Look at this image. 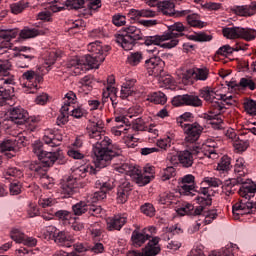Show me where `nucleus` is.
<instances>
[{
  "mask_svg": "<svg viewBox=\"0 0 256 256\" xmlns=\"http://www.w3.org/2000/svg\"><path fill=\"white\" fill-rule=\"evenodd\" d=\"M109 49H111L109 46L102 47L100 41L89 43L87 50L90 54L85 55L84 65H88L91 69H99L101 63L105 61Z\"/></svg>",
  "mask_w": 256,
  "mask_h": 256,
  "instance_id": "nucleus-5",
  "label": "nucleus"
},
{
  "mask_svg": "<svg viewBox=\"0 0 256 256\" xmlns=\"http://www.w3.org/2000/svg\"><path fill=\"white\" fill-rule=\"evenodd\" d=\"M16 57V66L19 69H28L31 65V61L35 59V56L33 54H23L19 53L15 55Z\"/></svg>",
  "mask_w": 256,
  "mask_h": 256,
  "instance_id": "nucleus-24",
  "label": "nucleus"
},
{
  "mask_svg": "<svg viewBox=\"0 0 256 256\" xmlns=\"http://www.w3.org/2000/svg\"><path fill=\"white\" fill-rule=\"evenodd\" d=\"M161 238L154 237L152 240L148 242L146 247L143 249L142 252L132 250L127 253L128 256H157L159 253H161V248L157 245H159V241Z\"/></svg>",
  "mask_w": 256,
  "mask_h": 256,
  "instance_id": "nucleus-12",
  "label": "nucleus"
},
{
  "mask_svg": "<svg viewBox=\"0 0 256 256\" xmlns=\"http://www.w3.org/2000/svg\"><path fill=\"white\" fill-rule=\"evenodd\" d=\"M231 54H233V47H231L229 44L221 46L216 51V55H221L222 57H227V55H231Z\"/></svg>",
  "mask_w": 256,
  "mask_h": 256,
  "instance_id": "nucleus-62",
  "label": "nucleus"
},
{
  "mask_svg": "<svg viewBox=\"0 0 256 256\" xmlns=\"http://www.w3.org/2000/svg\"><path fill=\"white\" fill-rule=\"evenodd\" d=\"M244 111L247 115L256 117V101L253 99H246L243 103Z\"/></svg>",
  "mask_w": 256,
  "mask_h": 256,
  "instance_id": "nucleus-37",
  "label": "nucleus"
},
{
  "mask_svg": "<svg viewBox=\"0 0 256 256\" xmlns=\"http://www.w3.org/2000/svg\"><path fill=\"white\" fill-rule=\"evenodd\" d=\"M172 105L174 107H181L186 105L188 107H203V100L197 95L193 94H183L175 96L172 99Z\"/></svg>",
  "mask_w": 256,
  "mask_h": 256,
  "instance_id": "nucleus-11",
  "label": "nucleus"
},
{
  "mask_svg": "<svg viewBox=\"0 0 256 256\" xmlns=\"http://www.w3.org/2000/svg\"><path fill=\"white\" fill-rule=\"evenodd\" d=\"M9 191L10 195H19V193H21V183L19 181L11 182Z\"/></svg>",
  "mask_w": 256,
  "mask_h": 256,
  "instance_id": "nucleus-64",
  "label": "nucleus"
},
{
  "mask_svg": "<svg viewBox=\"0 0 256 256\" xmlns=\"http://www.w3.org/2000/svg\"><path fill=\"white\" fill-rule=\"evenodd\" d=\"M39 35H45V31L29 27H25L20 31L21 39H33Z\"/></svg>",
  "mask_w": 256,
  "mask_h": 256,
  "instance_id": "nucleus-29",
  "label": "nucleus"
},
{
  "mask_svg": "<svg viewBox=\"0 0 256 256\" xmlns=\"http://www.w3.org/2000/svg\"><path fill=\"white\" fill-rule=\"evenodd\" d=\"M135 80L126 81L120 90V99H127L130 95H133L135 89Z\"/></svg>",
  "mask_w": 256,
  "mask_h": 256,
  "instance_id": "nucleus-30",
  "label": "nucleus"
},
{
  "mask_svg": "<svg viewBox=\"0 0 256 256\" xmlns=\"http://www.w3.org/2000/svg\"><path fill=\"white\" fill-rule=\"evenodd\" d=\"M175 168L173 166H169L161 172L162 181H169L172 177H175Z\"/></svg>",
  "mask_w": 256,
  "mask_h": 256,
  "instance_id": "nucleus-53",
  "label": "nucleus"
},
{
  "mask_svg": "<svg viewBox=\"0 0 256 256\" xmlns=\"http://www.w3.org/2000/svg\"><path fill=\"white\" fill-rule=\"evenodd\" d=\"M196 184H180L181 195H186L187 197H193L195 195Z\"/></svg>",
  "mask_w": 256,
  "mask_h": 256,
  "instance_id": "nucleus-43",
  "label": "nucleus"
},
{
  "mask_svg": "<svg viewBox=\"0 0 256 256\" xmlns=\"http://www.w3.org/2000/svg\"><path fill=\"white\" fill-rule=\"evenodd\" d=\"M65 165L67 160L65 159V154L61 149L55 152H45L40 158L39 162H31L29 164L30 171H34L35 175L39 177L47 176V169L53 167V165Z\"/></svg>",
  "mask_w": 256,
  "mask_h": 256,
  "instance_id": "nucleus-3",
  "label": "nucleus"
},
{
  "mask_svg": "<svg viewBox=\"0 0 256 256\" xmlns=\"http://www.w3.org/2000/svg\"><path fill=\"white\" fill-rule=\"evenodd\" d=\"M217 171L221 173H227L231 169V158L229 156H223L217 165Z\"/></svg>",
  "mask_w": 256,
  "mask_h": 256,
  "instance_id": "nucleus-38",
  "label": "nucleus"
},
{
  "mask_svg": "<svg viewBox=\"0 0 256 256\" xmlns=\"http://www.w3.org/2000/svg\"><path fill=\"white\" fill-rule=\"evenodd\" d=\"M143 61V53L141 52H131L127 58V62L132 67H137L139 63Z\"/></svg>",
  "mask_w": 256,
  "mask_h": 256,
  "instance_id": "nucleus-39",
  "label": "nucleus"
},
{
  "mask_svg": "<svg viewBox=\"0 0 256 256\" xmlns=\"http://www.w3.org/2000/svg\"><path fill=\"white\" fill-rule=\"evenodd\" d=\"M224 111L225 104L215 102L213 104V109L209 112L210 114H205L204 118L207 119V121H210L212 129H223V118L221 117V113H224Z\"/></svg>",
  "mask_w": 256,
  "mask_h": 256,
  "instance_id": "nucleus-9",
  "label": "nucleus"
},
{
  "mask_svg": "<svg viewBox=\"0 0 256 256\" xmlns=\"http://www.w3.org/2000/svg\"><path fill=\"white\" fill-rule=\"evenodd\" d=\"M127 223V217L122 215H115L107 220L108 231H121L123 226Z\"/></svg>",
  "mask_w": 256,
  "mask_h": 256,
  "instance_id": "nucleus-20",
  "label": "nucleus"
},
{
  "mask_svg": "<svg viewBox=\"0 0 256 256\" xmlns=\"http://www.w3.org/2000/svg\"><path fill=\"white\" fill-rule=\"evenodd\" d=\"M131 191H133V186H131V182L125 180L117 187L116 192V201L120 205L127 203V199H129V195H131Z\"/></svg>",
  "mask_w": 256,
  "mask_h": 256,
  "instance_id": "nucleus-17",
  "label": "nucleus"
},
{
  "mask_svg": "<svg viewBox=\"0 0 256 256\" xmlns=\"http://www.w3.org/2000/svg\"><path fill=\"white\" fill-rule=\"evenodd\" d=\"M102 211L103 208H101V206L87 204V212L89 215H92V217H98V215H101Z\"/></svg>",
  "mask_w": 256,
  "mask_h": 256,
  "instance_id": "nucleus-63",
  "label": "nucleus"
},
{
  "mask_svg": "<svg viewBox=\"0 0 256 256\" xmlns=\"http://www.w3.org/2000/svg\"><path fill=\"white\" fill-rule=\"evenodd\" d=\"M103 129H105V124L103 120L93 119L89 120L87 125V133L93 143V153L96 157L94 161L95 166L98 169H103L115 159V157L121 156V149L113 148V144L109 137L103 138Z\"/></svg>",
  "mask_w": 256,
  "mask_h": 256,
  "instance_id": "nucleus-1",
  "label": "nucleus"
},
{
  "mask_svg": "<svg viewBox=\"0 0 256 256\" xmlns=\"http://www.w3.org/2000/svg\"><path fill=\"white\" fill-rule=\"evenodd\" d=\"M145 64L148 69H151L154 75H160L163 71V65H165V62L159 56H153L146 60Z\"/></svg>",
  "mask_w": 256,
  "mask_h": 256,
  "instance_id": "nucleus-22",
  "label": "nucleus"
},
{
  "mask_svg": "<svg viewBox=\"0 0 256 256\" xmlns=\"http://www.w3.org/2000/svg\"><path fill=\"white\" fill-rule=\"evenodd\" d=\"M10 237L16 243H22L25 237V233L21 232V230L14 228L10 232Z\"/></svg>",
  "mask_w": 256,
  "mask_h": 256,
  "instance_id": "nucleus-54",
  "label": "nucleus"
},
{
  "mask_svg": "<svg viewBox=\"0 0 256 256\" xmlns=\"http://www.w3.org/2000/svg\"><path fill=\"white\" fill-rule=\"evenodd\" d=\"M96 187L100 189L99 191H96L92 195V203H97V201H103V199H107V193L111 191L115 185H113V182H101V180L96 181Z\"/></svg>",
  "mask_w": 256,
  "mask_h": 256,
  "instance_id": "nucleus-13",
  "label": "nucleus"
},
{
  "mask_svg": "<svg viewBox=\"0 0 256 256\" xmlns=\"http://www.w3.org/2000/svg\"><path fill=\"white\" fill-rule=\"evenodd\" d=\"M247 167L245 166V160L243 158H238L234 165V173H237V177H245V171Z\"/></svg>",
  "mask_w": 256,
  "mask_h": 256,
  "instance_id": "nucleus-40",
  "label": "nucleus"
},
{
  "mask_svg": "<svg viewBox=\"0 0 256 256\" xmlns=\"http://www.w3.org/2000/svg\"><path fill=\"white\" fill-rule=\"evenodd\" d=\"M148 101L156 105H165L167 103V96L163 92H153L148 96Z\"/></svg>",
  "mask_w": 256,
  "mask_h": 256,
  "instance_id": "nucleus-34",
  "label": "nucleus"
},
{
  "mask_svg": "<svg viewBox=\"0 0 256 256\" xmlns=\"http://www.w3.org/2000/svg\"><path fill=\"white\" fill-rule=\"evenodd\" d=\"M173 199H175V195H173V193H163L160 195L159 203L162 205H171V203H173Z\"/></svg>",
  "mask_w": 256,
  "mask_h": 256,
  "instance_id": "nucleus-57",
  "label": "nucleus"
},
{
  "mask_svg": "<svg viewBox=\"0 0 256 256\" xmlns=\"http://www.w3.org/2000/svg\"><path fill=\"white\" fill-rule=\"evenodd\" d=\"M209 256H235L233 254V248H222L219 251H212Z\"/></svg>",
  "mask_w": 256,
  "mask_h": 256,
  "instance_id": "nucleus-58",
  "label": "nucleus"
},
{
  "mask_svg": "<svg viewBox=\"0 0 256 256\" xmlns=\"http://www.w3.org/2000/svg\"><path fill=\"white\" fill-rule=\"evenodd\" d=\"M43 141L46 145H49V147H59L63 141V136L59 133L55 134V131L53 130H47L43 137Z\"/></svg>",
  "mask_w": 256,
  "mask_h": 256,
  "instance_id": "nucleus-21",
  "label": "nucleus"
},
{
  "mask_svg": "<svg viewBox=\"0 0 256 256\" xmlns=\"http://www.w3.org/2000/svg\"><path fill=\"white\" fill-rule=\"evenodd\" d=\"M3 84L0 86V99L3 101H9L15 95V88L13 85L15 84V79L13 76L2 79Z\"/></svg>",
  "mask_w": 256,
  "mask_h": 256,
  "instance_id": "nucleus-16",
  "label": "nucleus"
},
{
  "mask_svg": "<svg viewBox=\"0 0 256 256\" xmlns=\"http://www.w3.org/2000/svg\"><path fill=\"white\" fill-rule=\"evenodd\" d=\"M22 175L23 172H21V170L17 169L16 167L8 168L3 173L5 179H11V177H21Z\"/></svg>",
  "mask_w": 256,
  "mask_h": 256,
  "instance_id": "nucleus-50",
  "label": "nucleus"
},
{
  "mask_svg": "<svg viewBox=\"0 0 256 256\" xmlns=\"http://www.w3.org/2000/svg\"><path fill=\"white\" fill-rule=\"evenodd\" d=\"M256 38V30L253 28H243L240 27L239 39H244V41H253Z\"/></svg>",
  "mask_w": 256,
  "mask_h": 256,
  "instance_id": "nucleus-33",
  "label": "nucleus"
},
{
  "mask_svg": "<svg viewBox=\"0 0 256 256\" xmlns=\"http://www.w3.org/2000/svg\"><path fill=\"white\" fill-rule=\"evenodd\" d=\"M186 21L190 27H198L199 29H203L205 27V22L199 20V14H190L186 17Z\"/></svg>",
  "mask_w": 256,
  "mask_h": 256,
  "instance_id": "nucleus-36",
  "label": "nucleus"
},
{
  "mask_svg": "<svg viewBox=\"0 0 256 256\" xmlns=\"http://www.w3.org/2000/svg\"><path fill=\"white\" fill-rule=\"evenodd\" d=\"M189 149L190 150L178 151L179 164L185 169L193 167V155H200V153H203V148L197 144L192 145Z\"/></svg>",
  "mask_w": 256,
  "mask_h": 256,
  "instance_id": "nucleus-10",
  "label": "nucleus"
},
{
  "mask_svg": "<svg viewBox=\"0 0 256 256\" xmlns=\"http://www.w3.org/2000/svg\"><path fill=\"white\" fill-rule=\"evenodd\" d=\"M65 6L70 10H79L85 7V0H66Z\"/></svg>",
  "mask_w": 256,
  "mask_h": 256,
  "instance_id": "nucleus-44",
  "label": "nucleus"
},
{
  "mask_svg": "<svg viewBox=\"0 0 256 256\" xmlns=\"http://www.w3.org/2000/svg\"><path fill=\"white\" fill-rule=\"evenodd\" d=\"M140 210L144 215H147V217H154L155 216V207H153V204L151 203H145L141 206Z\"/></svg>",
  "mask_w": 256,
  "mask_h": 256,
  "instance_id": "nucleus-55",
  "label": "nucleus"
},
{
  "mask_svg": "<svg viewBox=\"0 0 256 256\" xmlns=\"http://www.w3.org/2000/svg\"><path fill=\"white\" fill-rule=\"evenodd\" d=\"M232 13L234 15H238L239 17H251L253 16V8L250 5H242V6H233L231 8Z\"/></svg>",
  "mask_w": 256,
  "mask_h": 256,
  "instance_id": "nucleus-28",
  "label": "nucleus"
},
{
  "mask_svg": "<svg viewBox=\"0 0 256 256\" xmlns=\"http://www.w3.org/2000/svg\"><path fill=\"white\" fill-rule=\"evenodd\" d=\"M53 241H55V243H57L58 245L71 247V245H69V237H67V234L65 232L58 231L57 235L54 236Z\"/></svg>",
  "mask_w": 256,
  "mask_h": 256,
  "instance_id": "nucleus-42",
  "label": "nucleus"
},
{
  "mask_svg": "<svg viewBox=\"0 0 256 256\" xmlns=\"http://www.w3.org/2000/svg\"><path fill=\"white\" fill-rule=\"evenodd\" d=\"M240 185L238 193L241 199L232 206L235 219H239V215H249L251 209H256V203L251 200L256 193L255 182L243 178V183H240Z\"/></svg>",
  "mask_w": 256,
  "mask_h": 256,
  "instance_id": "nucleus-2",
  "label": "nucleus"
},
{
  "mask_svg": "<svg viewBox=\"0 0 256 256\" xmlns=\"http://www.w3.org/2000/svg\"><path fill=\"white\" fill-rule=\"evenodd\" d=\"M142 41H144V45H146L147 47L151 46V45H157L158 47L163 44V41L165 40V37H163L162 35H154V36H142Z\"/></svg>",
  "mask_w": 256,
  "mask_h": 256,
  "instance_id": "nucleus-31",
  "label": "nucleus"
},
{
  "mask_svg": "<svg viewBox=\"0 0 256 256\" xmlns=\"http://www.w3.org/2000/svg\"><path fill=\"white\" fill-rule=\"evenodd\" d=\"M54 217H57L60 221H69V219H71V212L67 210H58L54 212Z\"/></svg>",
  "mask_w": 256,
  "mask_h": 256,
  "instance_id": "nucleus-60",
  "label": "nucleus"
},
{
  "mask_svg": "<svg viewBox=\"0 0 256 256\" xmlns=\"http://www.w3.org/2000/svg\"><path fill=\"white\" fill-rule=\"evenodd\" d=\"M115 170L118 171V173H125L126 175H129V177H131L139 187H145V185H149V183H151L150 176L143 175L141 170L129 163L117 165Z\"/></svg>",
  "mask_w": 256,
  "mask_h": 256,
  "instance_id": "nucleus-8",
  "label": "nucleus"
},
{
  "mask_svg": "<svg viewBox=\"0 0 256 256\" xmlns=\"http://www.w3.org/2000/svg\"><path fill=\"white\" fill-rule=\"evenodd\" d=\"M151 237L149 234L145 233V230L139 232L138 230H134L132 232L131 240L134 247H141Z\"/></svg>",
  "mask_w": 256,
  "mask_h": 256,
  "instance_id": "nucleus-27",
  "label": "nucleus"
},
{
  "mask_svg": "<svg viewBox=\"0 0 256 256\" xmlns=\"http://www.w3.org/2000/svg\"><path fill=\"white\" fill-rule=\"evenodd\" d=\"M72 211L74 215L80 216L87 213V203L85 202H78L72 206Z\"/></svg>",
  "mask_w": 256,
  "mask_h": 256,
  "instance_id": "nucleus-48",
  "label": "nucleus"
},
{
  "mask_svg": "<svg viewBox=\"0 0 256 256\" xmlns=\"http://www.w3.org/2000/svg\"><path fill=\"white\" fill-rule=\"evenodd\" d=\"M77 179L69 176L68 178L64 179L61 183L60 193L63 195L64 199L72 197L77 193Z\"/></svg>",
  "mask_w": 256,
  "mask_h": 256,
  "instance_id": "nucleus-15",
  "label": "nucleus"
},
{
  "mask_svg": "<svg viewBox=\"0 0 256 256\" xmlns=\"http://www.w3.org/2000/svg\"><path fill=\"white\" fill-rule=\"evenodd\" d=\"M158 9L163 15H173L175 13V4L169 0H164L158 3Z\"/></svg>",
  "mask_w": 256,
  "mask_h": 256,
  "instance_id": "nucleus-32",
  "label": "nucleus"
},
{
  "mask_svg": "<svg viewBox=\"0 0 256 256\" xmlns=\"http://www.w3.org/2000/svg\"><path fill=\"white\" fill-rule=\"evenodd\" d=\"M186 137V143H195L201 137V133H203V127L199 125V123L188 124L182 127Z\"/></svg>",
  "mask_w": 256,
  "mask_h": 256,
  "instance_id": "nucleus-14",
  "label": "nucleus"
},
{
  "mask_svg": "<svg viewBox=\"0 0 256 256\" xmlns=\"http://www.w3.org/2000/svg\"><path fill=\"white\" fill-rule=\"evenodd\" d=\"M191 119H193V113L185 112L179 118H177L176 123H177V125H179V127L183 128V127L189 125V123H187V121H191Z\"/></svg>",
  "mask_w": 256,
  "mask_h": 256,
  "instance_id": "nucleus-47",
  "label": "nucleus"
},
{
  "mask_svg": "<svg viewBox=\"0 0 256 256\" xmlns=\"http://www.w3.org/2000/svg\"><path fill=\"white\" fill-rule=\"evenodd\" d=\"M17 33L16 29H0V39H3L0 49H11V40L17 37Z\"/></svg>",
  "mask_w": 256,
  "mask_h": 256,
  "instance_id": "nucleus-18",
  "label": "nucleus"
},
{
  "mask_svg": "<svg viewBox=\"0 0 256 256\" xmlns=\"http://www.w3.org/2000/svg\"><path fill=\"white\" fill-rule=\"evenodd\" d=\"M10 121L16 125L28 124L29 131H35L37 129V119L29 118V112L23 109L21 106L12 107L8 110Z\"/></svg>",
  "mask_w": 256,
  "mask_h": 256,
  "instance_id": "nucleus-7",
  "label": "nucleus"
},
{
  "mask_svg": "<svg viewBox=\"0 0 256 256\" xmlns=\"http://www.w3.org/2000/svg\"><path fill=\"white\" fill-rule=\"evenodd\" d=\"M204 223L205 225H211L215 219H217V210H209L208 212H203Z\"/></svg>",
  "mask_w": 256,
  "mask_h": 256,
  "instance_id": "nucleus-51",
  "label": "nucleus"
},
{
  "mask_svg": "<svg viewBox=\"0 0 256 256\" xmlns=\"http://www.w3.org/2000/svg\"><path fill=\"white\" fill-rule=\"evenodd\" d=\"M243 183V177H236L228 179L224 182L223 186L230 187L232 189H235L236 185H241Z\"/></svg>",
  "mask_w": 256,
  "mask_h": 256,
  "instance_id": "nucleus-59",
  "label": "nucleus"
},
{
  "mask_svg": "<svg viewBox=\"0 0 256 256\" xmlns=\"http://www.w3.org/2000/svg\"><path fill=\"white\" fill-rule=\"evenodd\" d=\"M217 101H222V102H218L221 105H224V109L226 105H235V103H237V101L235 99H233V96H227L226 94H219Z\"/></svg>",
  "mask_w": 256,
  "mask_h": 256,
  "instance_id": "nucleus-49",
  "label": "nucleus"
},
{
  "mask_svg": "<svg viewBox=\"0 0 256 256\" xmlns=\"http://www.w3.org/2000/svg\"><path fill=\"white\" fill-rule=\"evenodd\" d=\"M240 89H250V91H255L256 84L251 78H241L239 81Z\"/></svg>",
  "mask_w": 256,
  "mask_h": 256,
  "instance_id": "nucleus-45",
  "label": "nucleus"
},
{
  "mask_svg": "<svg viewBox=\"0 0 256 256\" xmlns=\"http://www.w3.org/2000/svg\"><path fill=\"white\" fill-rule=\"evenodd\" d=\"M143 40V33L141 29L136 26L123 27L119 34L115 35V41L124 49V51H131L137 41Z\"/></svg>",
  "mask_w": 256,
  "mask_h": 256,
  "instance_id": "nucleus-4",
  "label": "nucleus"
},
{
  "mask_svg": "<svg viewBox=\"0 0 256 256\" xmlns=\"http://www.w3.org/2000/svg\"><path fill=\"white\" fill-rule=\"evenodd\" d=\"M129 131H134V134H128L127 138L130 139V141H137L138 138L135 137V135L137 133H139V131H146L147 130V126H145V120H143L142 118H137L135 120L132 121L131 123V127L128 128Z\"/></svg>",
  "mask_w": 256,
  "mask_h": 256,
  "instance_id": "nucleus-23",
  "label": "nucleus"
},
{
  "mask_svg": "<svg viewBox=\"0 0 256 256\" xmlns=\"http://www.w3.org/2000/svg\"><path fill=\"white\" fill-rule=\"evenodd\" d=\"M33 153L38 157V159L45 154L47 151L43 148V142L37 140L32 145Z\"/></svg>",
  "mask_w": 256,
  "mask_h": 256,
  "instance_id": "nucleus-52",
  "label": "nucleus"
},
{
  "mask_svg": "<svg viewBox=\"0 0 256 256\" xmlns=\"http://www.w3.org/2000/svg\"><path fill=\"white\" fill-rule=\"evenodd\" d=\"M233 147L238 153H243V151H247L249 148V140H243L238 137L236 140H234Z\"/></svg>",
  "mask_w": 256,
  "mask_h": 256,
  "instance_id": "nucleus-41",
  "label": "nucleus"
},
{
  "mask_svg": "<svg viewBox=\"0 0 256 256\" xmlns=\"http://www.w3.org/2000/svg\"><path fill=\"white\" fill-rule=\"evenodd\" d=\"M15 149H17V140L5 139L0 142V153H5L8 159L15 157Z\"/></svg>",
  "mask_w": 256,
  "mask_h": 256,
  "instance_id": "nucleus-19",
  "label": "nucleus"
},
{
  "mask_svg": "<svg viewBox=\"0 0 256 256\" xmlns=\"http://www.w3.org/2000/svg\"><path fill=\"white\" fill-rule=\"evenodd\" d=\"M200 97H202L204 101L212 103L211 109H213V105H215V103H219V101H215V99H219V94L213 91L211 87H205L200 90Z\"/></svg>",
  "mask_w": 256,
  "mask_h": 256,
  "instance_id": "nucleus-25",
  "label": "nucleus"
},
{
  "mask_svg": "<svg viewBox=\"0 0 256 256\" xmlns=\"http://www.w3.org/2000/svg\"><path fill=\"white\" fill-rule=\"evenodd\" d=\"M189 31L187 26L183 25L181 22H175L167 26V30L163 33L165 42L161 45L163 49H173L179 45V37H183L185 32Z\"/></svg>",
  "mask_w": 256,
  "mask_h": 256,
  "instance_id": "nucleus-6",
  "label": "nucleus"
},
{
  "mask_svg": "<svg viewBox=\"0 0 256 256\" xmlns=\"http://www.w3.org/2000/svg\"><path fill=\"white\" fill-rule=\"evenodd\" d=\"M12 65L9 60H0V77H9Z\"/></svg>",
  "mask_w": 256,
  "mask_h": 256,
  "instance_id": "nucleus-46",
  "label": "nucleus"
},
{
  "mask_svg": "<svg viewBox=\"0 0 256 256\" xmlns=\"http://www.w3.org/2000/svg\"><path fill=\"white\" fill-rule=\"evenodd\" d=\"M70 113V115H72V117H75V119H81V117H85V115H87V110H85L81 106H77L76 108L73 107V109L70 110Z\"/></svg>",
  "mask_w": 256,
  "mask_h": 256,
  "instance_id": "nucleus-56",
  "label": "nucleus"
},
{
  "mask_svg": "<svg viewBox=\"0 0 256 256\" xmlns=\"http://www.w3.org/2000/svg\"><path fill=\"white\" fill-rule=\"evenodd\" d=\"M199 195L196 197V201L198 205H212L213 199L211 198V194L209 193V188L204 187L200 188Z\"/></svg>",
  "mask_w": 256,
  "mask_h": 256,
  "instance_id": "nucleus-26",
  "label": "nucleus"
},
{
  "mask_svg": "<svg viewBox=\"0 0 256 256\" xmlns=\"http://www.w3.org/2000/svg\"><path fill=\"white\" fill-rule=\"evenodd\" d=\"M239 30L240 27H225L222 29V35L226 37V39H239Z\"/></svg>",
  "mask_w": 256,
  "mask_h": 256,
  "instance_id": "nucleus-35",
  "label": "nucleus"
},
{
  "mask_svg": "<svg viewBox=\"0 0 256 256\" xmlns=\"http://www.w3.org/2000/svg\"><path fill=\"white\" fill-rule=\"evenodd\" d=\"M27 8V4L25 2H18L11 6V11L14 15H19V13H23V11Z\"/></svg>",
  "mask_w": 256,
  "mask_h": 256,
  "instance_id": "nucleus-61",
  "label": "nucleus"
}]
</instances>
